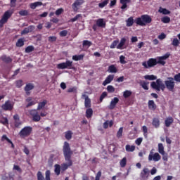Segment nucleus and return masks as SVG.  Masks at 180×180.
Returning <instances> with one entry per match:
<instances>
[{
    "mask_svg": "<svg viewBox=\"0 0 180 180\" xmlns=\"http://www.w3.org/2000/svg\"><path fill=\"white\" fill-rule=\"evenodd\" d=\"M150 86L155 91H165V89H168L171 92L174 91L175 88V82L174 81V77H167V80L162 82V79H157L156 82H152L150 83Z\"/></svg>",
    "mask_w": 180,
    "mask_h": 180,
    "instance_id": "1",
    "label": "nucleus"
},
{
    "mask_svg": "<svg viewBox=\"0 0 180 180\" xmlns=\"http://www.w3.org/2000/svg\"><path fill=\"white\" fill-rule=\"evenodd\" d=\"M169 53H167L165 55L162 56H159L157 58L158 60L155 58H149L147 61H144L142 63L143 67L144 68H152V67H155L157 64H160V65H165L166 62L164 60H167V58H169Z\"/></svg>",
    "mask_w": 180,
    "mask_h": 180,
    "instance_id": "2",
    "label": "nucleus"
},
{
    "mask_svg": "<svg viewBox=\"0 0 180 180\" xmlns=\"http://www.w3.org/2000/svg\"><path fill=\"white\" fill-rule=\"evenodd\" d=\"M63 151L65 160V161H67V163L63 164L62 165V168L63 171H65V169H68V167H71V165H72V160H71V156L72 155L73 152L71 150V146H70V143L68 142H64Z\"/></svg>",
    "mask_w": 180,
    "mask_h": 180,
    "instance_id": "3",
    "label": "nucleus"
},
{
    "mask_svg": "<svg viewBox=\"0 0 180 180\" xmlns=\"http://www.w3.org/2000/svg\"><path fill=\"white\" fill-rule=\"evenodd\" d=\"M46 105H47V100H43V101L38 103L37 110L34 109L29 111L30 116L32 117L33 122H40L41 117H40V115H39V112H37V110L44 109Z\"/></svg>",
    "mask_w": 180,
    "mask_h": 180,
    "instance_id": "4",
    "label": "nucleus"
},
{
    "mask_svg": "<svg viewBox=\"0 0 180 180\" xmlns=\"http://www.w3.org/2000/svg\"><path fill=\"white\" fill-rule=\"evenodd\" d=\"M151 22H153V18L147 14L142 15L135 20V23L138 25V26H146V25H148L151 23Z\"/></svg>",
    "mask_w": 180,
    "mask_h": 180,
    "instance_id": "5",
    "label": "nucleus"
},
{
    "mask_svg": "<svg viewBox=\"0 0 180 180\" xmlns=\"http://www.w3.org/2000/svg\"><path fill=\"white\" fill-rule=\"evenodd\" d=\"M12 15H13V11L11 10H8L4 13L1 19L0 20V29L4 27L5 23H8V20H9V19L12 17Z\"/></svg>",
    "mask_w": 180,
    "mask_h": 180,
    "instance_id": "6",
    "label": "nucleus"
},
{
    "mask_svg": "<svg viewBox=\"0 0 180 180\" xmlns=\"http://www.w3.org/2000/svg\"><path fill=\"white\" fill-rule=\"evenodd\" d=\"M98 27H101L102 29H105L106 27V22H105L103 18H99L96 20V24L92 26L94 32H96V30H98Z\"/></svg>",
    "mask_w": 180,
    "mask_h": 180,
    "instance_id": "7",
    "label": "nucleus"
},
{
    "mask_svg": "<svg viewBox=\"0 0 180 180\" xmlns=\"http://www.w3.org/2000/svg\"><path fill=\"white\" fill-rule=\"evenodd\" d=\"M32 131H33L32 127H25L19 132V136L22 138L29 137L32 134Z\"/></svg>",
    "mask_w": 180,
    "mask_h": 180,
    "instance_id": "8",
    "label": "nucleus"
},
{
    "mask_svg": "<svg viewBox=\"0 0 180 180\" xmlns=\"http://www.w3.org/2000/svg\"><path fill=\"white\" fill-rule=\"evenodd\" d=\"M148 159V161H154L155 162H158V161L161 160V156L158 153H154V149H152L150 151Z\"/></svg>",
    "mask_w": 180,
    "mask_h": 180,
    "instance_id": "9",
    "label": "nucleus"
},
{
    "mask_svg": "<svg viewBox=\"0 0 180 180\" xmlns=\"http://www.w3.org/2000/svg\"><path fill=\"white\" fill-rule=\"evenodd\" d=\"M51 175V172H50V170H46L45 172V179H44V176H43V174L41 173V172H38L37 174V180H51V179L50 178Z\"/></svg>",
    "mask_w": 180,
    "mask_h": 180,
    "instance_id": "10",
    "label": "nucleus"
},
{
    "mask_svg": "<svg viewBox=\"0 0 180 180\" xmlns=\"http://www.w3.org/2000/svg\"><path fill=\"white\" fill-rule=\"evenodd\" d=\"M150 176V169L148 168H143L141 172L140 178L141 180H147Z\"/></svg>",
    "mask_w": 180,
    "mask_h": 180,
    "instance_id": "11",
    "label": "nucleus"
},
{
    "mask_svg": "<svg viewBox=\"0 0 180 180\" xmlns=\"http://www.w3.org/2000/svg\"><path fill=\"white\" fill-rule=\"evenodd\" d=\"M84 2H85V0H75L72 5V8L74 12H77L78 9H79V6L83 5Z\"/></svg>",
    "mask_w": 180,
    "mask_h": 180,
    "instance_id": "12",
    "label": "nucleus"
},
{
    "mask_svg": "<svg viewBox=\"0 0 180 180\" xmlns=\"http://www.w3.org/2000/svg\"><path fill=\"white\" fill-rule=\"evenodd\" d=\"M3 110H12L13 109V104L10 101H7L1 105Z\"/></svg>",
    "mask_w": 180,
    "mask_h": 180,
    "instance_id": "13",
    "label": "nucleus"
},
{
    "mask_svg": "<svg viewBox=\"0 0 180 180\" xmlns=\"http://www.w3.org/2000/svg\"><path fill=\"white\" fill-rule=\"evenodd\" d=\"M119 103V98L117 97H115L114 98L112 99L108 108L111 110H113L114 108H116V105Z\"/></svg>",
    "mask_w": 180,
    "mask_h": 180,
    "instance_id": "14",
    "label": "nucleus"
},
{
    "mask_svg": "<svg viewBox=\"0 0 180 180\" xmlns=\"http://www.w3.org/2000/svg\"><path fill=\"white\" fill-rule=\"evenodd\" d=\"M26 102L28 103L26 105V108H30V106H33L37 103V101L33 100L32 97H28L26 99Z\"/></svg>",
    "mask_w": 180,
    "mask_h": 180,
    "instance_id": "15",
    "label": "nucleus"
},
{
    "mask_svg": "<svg viewBox=\"0 0 180 180\" xmlns=\"http://www.w3.org/2000/svg\"><path fill=\"white\" fill-rule=\"evenodd\" d=\"M114 78H115V75H108L105 78V81L103 82V86H106V85H108V84H110L112 82V81H113Z\"/></svg>",
    "mask_w": 180,
    "mask_h": 180,
    "instance_id": "16",
    "label": "nucleus"
},
{
    "mask_svg": "<svg viewBox=\"0 0 180 180\" xmlns=\"http://www.w3.org/2000/svg\"><path fill=\"white\" fill-rule=\"evenodd\" d=\"M33 30H34V25H30L28 27H25L21 32V34H27V33H32Z\"/></svg>",
    "mask_w": 180,
    "mask_h": 180,
    "instance_id": "17",
    "label": "nucleus"
},
{
    "mask_svg": "<svg viewBox=\"0 0 180 180\" xmlns=\"http://www.w3.org/2000/svg\"><path fill=\"white\" fill-rule=\"evenodd\" d=\"M34 85H33V84L32 83H29L26 84L24 89L26 92V95L27 96L30 95V91H32V89H34Z\"/></svg>",
    "mask_w": 180,
    "mask_h": 180,
    "instance_id": "18",
    "label": "nucleus"
},
{
    "mask_svg": "<svg viewBox=\"0 0 180 180\" xmlns=\"http://www.w3.org/2000/svg\"><path fill=\"white\" fill-rule=\"evenodd\" d=\"M0 60H2L3 63H6V64H9V63H12L13 60L11 57L7 56L6 55H3L1 56Z\"/></svg>",
    "mask_w": 180,
    "mask_h": 180,
    "instance_id": "19",
    "label": "nucleus"
},
{
    "mask_svg": "<svg viewBox=\"0 0 180 180\" xmlns=\"http://www.w3.org/2000/svg\"><path fill=\"white\" fill-rule=\"evenodd\" d=\"M148 109L150 110H155L157 109V105L153 100H149L148 102Z\"/></svg>",
    "mask_w": 180,
    "mask_h": 180,
    "instance_id": "20",
    "label": "nucleus"
},
{
    "mask_svg": "<svg viewBox=\"0 0 180 180\" xmlns=\"http://www.w3.org/2000/svg\"><path fill=\"white\" fill-rule=\"evenodd\" d=\"M120 2L121 5V9L123 11L127 8V4H130L131 2V0H120Z\"/></svg>",
    "mask_w": 180,
    "mask_h": 180,
    "instance_id": "21",
    "label": "nucleus"
},
{
    "mask_svg": "<svg viewBox=\"0 0 180 180\" xmlns=\"http://www.w3.org/2000/svg\"><path fill=\"white\" fill-rule=\"evenodd\" d=\"M43 5V2L41 1H36L34 3H31L30 4V8L31 9H36L37 8V6H41Z\"/></svg>",
    "mask_w": 180,
    "mask_h": 180,
    "instance_id": "22",
    "label": "nucleus"
},
{
    "mask_svg": "<svg viewBox=\"0 0 180 180\" xmlns=\"http://www.w3.org/2000/svg\"><path fill=\"white\" fill-rule=\"evenodd\" d=\"M152 124L154 127H155V129H158V127H160V118L154 117L152 121Z\"/></svg>",
    "mask_w": 180,
    "mask_h": 180,
    "instance_id": "23",
    "label": "nucleus"
},
{
    "mask_svg": "<svg viewBox=\"0 0 180 180\" xmlns=\"http://www.w3.org/2000/svg\"><path fill=\"white\" fill-rule=\"evenodd\" d=\"M173 123H174V118H172V117H169L166 118V120H165V124L166 127H169V126H171V124H172Z\"/></svg>",
    "mask_w": 180,
    "mask_h": 180,
    "instance_id": "24",
    "label": "nucleus"
},
{
    "mask_svg": "<svg viewBox=\"0 0 180 180\" xmlns=\"http://www.w3.org/2000/svg\"><path fill=\"white\" fill-rule=\"evenodd\" d=\"M126 41H127L126 38H124V37L122 38L120 40V44H118L117 46V49L118 50H123V46H124V44H126Z\"/></svg>",
    "mask_w": 180,
    "mask_h": 180,
    "instance_id": "25",
    "label": "nucleus"
},
{
    "mask_svg": "<svg viewBox=\"0 0 180 180\" xmlns=\"http://www.w3.org/2000/svg\"><path fill=\"white\" fill-rule=\"evenodd\" d=\"M65 69L68 70H75V67L72 66V61L71 60H66V62H65Z\"/></svg>",
    "mask_w": 180,
    "mask_h": 180,
    "instance_id": "26",
    "label": "nucleus"
},
{
    "mask_svg": "<svg viewBox=\"0 0 180 180\" xmlns=\"http://www.w3.org/2000/svg\"><path fill=\"white\" fill-rule=\"evenodd\" d=\"M108 71L111 74H116L117 72V68L115 65H111L108 67Z\"/></svg>",
    "mask_w": 180,
    "mask_h": 180,
    "instance_id": "27",
    "label": "nucleus"
},
{
    "mask_svg": "<svg viewBox=\"0 0 180 180\" xmlns=\"http://www.w3.org/2000/svg\"><path fill=\"white\" fill-rule=\"evenodd\" d=\"M92 115H94V110L92 108H87L86 110V117L87 119H91V117H92Z\"/></svg>",
    "mask_w": 180,
    "mask_h": 180,
    "instance_id": "28",
    "label": "nucleus"
},
{
    "mask_svg": "<svg viewBox=\"0 0 180 180\" xmlns=\"http://www.w3.org/2000/svg\"><path fill=\"white\" fill-rule=\"evenodd\" d=\"M127 27H131L134 24V19H133V17H129L127 20Z\"/></svg>",
    "mask_w": 180,
    "mask_h": 180,
    "instance_id": "29",
    "label": "nucleus"
},
{
    "mask_svg": "<svg viewBox=\"0 0 180 180\" xmlns=\"http://www.w3.org/2000/svg\"><path fill=\"white\" fill-rule=\"evenodd\" d=\"M158 12L160 13H162V15H169V13H171V11L162 7H160Z\"/></svg>",
    "mask_w": 180,
    "mask_h": 180,
    "instance_id": "30",
    "label": "nucleus"
},
{
    "mask_svg": "<svg viewBox=\"0 0 180 180\" xmlns=\"http://www.w3.org/2000/svg\"><path fill=\"white\" fill-rule=\"evenodd\" d=\"M125 150L127 151V153H133L134 150H136L135 146H130V145H126Z\"/></svg>",
    "mask_w": 180,
    "mask_h": 180,
    "instance_id": "31",
    "label": "nucleus"
},
{
    "mask_svg": "<svg viewBox=\"0 0 180 180\" xmlns=\"http://www.w3.org/2000/svg\"><path fill=\"white\" fill-rule=\"evenodd\" d=\"M16 47H23L25 46V40L22 38L19 39L16 44H15Z\"/></svg>",
    "mask_w": 180,
    "mask_h": 180,
    "instance_id": "32",
    "label": "nucleus"
},
{
    "mask_svg": "<svg viewBox=\"0 0 180 180\" xmlns=\"http://www.w3.org/2000/svg\"><path fill=\"white\" fill-rule=\"evenodd\" d=\"M158 150L159 154H164V153H165V150H164V145L161 143H158Z\"/></svg>",
    "mask_w": 180,
    "mask_h": 180,
    "instance_id": "33",
    "label": "nucleus"
},
{
    "mask_svg": "<svg viewBox=\"0 0 180 180\" xmlns=\"http://www.w3.org/2000/svg\"><path fill=\"white\" fill-rule=\"evenodd\" d=\"M145 79H148V81H154L155 79H157V76L154 75H147L144 76Z\"/></svg>",
    "mask_w": 180,
    "mask_h": 180,
    "instance_id": "34",
    "label": "nucleus"
},
{
    "mask_svg": "<svg viewBox=\"0 0 180 180\" xmlns=\"http://www.w3.org/2000/svg\"><path fill=\"white\" fill-rule=\"evenodd\" d=\"M127 164V158L126 157L123 158L120 162V165L122 168H124Z\"/></svg>",
    "mask_w": 180,
    "mask_h": 180,
    "instance_id": "35",
    "label": "nucleus"
},
{
    "mask_svg": "<svg viewBox=\"0 0 180 180\" xmlns=\"http://www.w3.org/2000/svg\"><path fill=\"white\" fill-rule=\"evenodd\" d=\"M65 137L66 140H71L72 139V131H67L65 132Z\"/></svg>",
    "mask_w": 180,
    "mask_h": 180,
    "instance_id": "36",
    "label": "nucleus"
},
{
    "mask_svg": "<svg viewBox=\"0 0 180 180\" xmlns=\"http://www.w3.org/2000/svg\"><path fill=\"white\" fill-rule=\"evenodd\" d=\"M131 91L130 90H126L123 92V97L125 98V99H127V98H130V96H131Z\"/></svg>",
    "mask_w": 180,
    "mask_h": 180,
    "instance_id": "37",
    "label": "nucleus"
},
{
    "mask_svg": "<svg viewBox=\"0 0 180 180\" xmlns=\"http://www.w3.org/2000/svg\"><path fill=\"white\" fill-rule=\"evenodd\" d=\"M72 60H74V61L84 60V55H75L72 56Z\"/></svg>",
    "mask_w": 180,
    "mask_h": 180,
    "instance_id": "38",
    "label": "nucleus"
},
{
    "mask_svg": "<svg viewBox=\"0 0 180 180\" xmlns=\"http://www.w3.org/2000/svg\"><path fill=\"white\" fill-rule=\"evenodd\" d=\"M84 106L87 108H91V106H92V104L91 103V98H86L84 100Z\"/></svg>",
    "mask_w": 180,
    "mask_h": 180,
    "instance_id": "39",
    "label": "nucleus"
},
{
    "mask_svg": "<svg viewBox=\"0 0 180 180\" xmlns=\"http://www.w3.org/2000/svg\"><path fill=\"white\" fill-rule=\"evenodd\" d=\"M54 172L56 175H60V173L61 172V167L60 165H55Z\"/></svg>",
    "mask_w": 180,
    "mask_h": 180,
    "instance_id": "40",
    "label": "nucleus"
},
{
    "mask_svg": "<svg viewBox=\"0 0 180 180\" xmlns=\"http://www.w3.org/2000/svg\"><path fill=\"white\" fill-rule=\"evenodd\" d=\"M82 46L83 47H91L92 46V42L89 40H84Z\"/></svg>",
    "mask_w": 180,
    "mask_h": 180,
    "instance_id": "41",
    "label": "nucleus"
},
{
    "mask_svg": "<svg viewBox=\"0 0 180 180\" xmlns=\"http://www.w3.org/2000/svg\"><path fill=\"white\" fill-rule=\"evenodd\" d=\"M161 21L162 22V23H169V22H171V18L168 16H165L162 18Z\"/></svg>",
    "mask_w": 180,
    "mask_h": 180,
    "instance_id": "42",
    "label": "nucleus"
},
{
    "mask_svg": "<svg viewBox=\"0 0 180 180\" xmlns=\"http://www.w3.org/2000/svg\"><path fill=\"white\" fill-rule=\"evenodd\" d=\"M32 51H34V46L30 45L25 48V53H32Z\"/></svg>",
    "mask_w": 180,
    "mask_h": 180,
    "instance_id": "43",
    "label": "nucleus"
},
{
    "mask_svg": "<svg viewBox=\"0 0 180 180\" xmlns=\"http://www.w3.org/2000/svg\"><path fill=\"white\" fill-rule=\"evenodd\" d=\"M109 4V0H105L103 2L98 4V6L99 8H105V6H106V5H108Z\"/></svg>",
    "mask_w": 180,
    "mask_h": 180,
    "instance_id": "44",
    "label": "nucleus"
},
{
    "mask_svg": "<svg viewBox=\"0 0 180 180\" xmlns=\"http://www.w3.org/2000/svg\"><path fill=\"white\" fill-rule=\"evenodd\" d=\"M123 136V127H120L117 133V139H120Z\"/></svg>",
    "mask_w": 180,
    "mask_h": 180,
    "instance_id": "45",
    "label": "nucleus"
},
{
    "mask_svg": "<svg viewBox=\"0 0 180 180\" xmlns=\"http://www.w3.org/2000/svg\"><path fill=\"white\" fill-rule=\"evenodd\" d=\"M172 44L174 47H178V46H179V40H178L176 38H174L172 42Z\"/></svg>",
    "mask_w": 180,
    "mask_h": 180,
    "instance_id": "46",
    "label": "nucleus"
},
{
    "mask_svg": "<svg viewBox=\"0 0 180 180\" xmlns=\"http://www.w3.org/2000/svg\"><path fill=\"white\" fill-rule=\"evenodd\" d=\"M0 123H1L2 124L6 125V124H9V121L8 120L7 117H3L1 119V120H0Z\"/></svg>",
    "mask_w": 180,
    "mask_h": 180,
    "instance_id": "47",
    "label": "nucleus"
},
{
    "mask_svg": "<svg viewBox=\"0 0 180 180\" xmlns=\"http://www.w3.org/2000/svg\"><path fill=\"white\" fill-rule=\"evenodd\" d=\"M119 44V40H115L110 46V49H115L116 46Z\"/></svg>",
    "mask_w": 180,
    "mask_h": 180,
    "instance_id": "48",
    "label": "nucleus"
},
{
    "mask_svg": "<svg viewBox=\"0 0 180 180\" xmlns=\"http://www.w3.org/2000/svg\"><path fill=\"white\" fill-rule=\"evenodd\" d=\"M107 91L110 94H113V92H115V87H113L112 85H109L107 86Z\"/></svg>",
    "mask_w": 180,
    "mask_h": 180,
    "instance_id": "49",
    "label": "nucleus"
},
{
    "mask_svg": "<svg viewBox=\"0 0 180 180\" xmlns=\"http://www.w3.org/2000/svg\"><path fill=\"white\" fill-rule=\"evenodd\" d=\"M19 15H20V16H27V15H29V12L26 10H21L19 11Z\"/></svg>",
    "mask_w": 180,
    "mask_h": 180,
    "instance_id": "50",
    "label": "nucleus"
},
{
    "mask_svg": "<svg viewBox=\"0 0 180 180\" xmlns=\"http://www.w3.org/2000/svg\"><path fill=\"white\" fill-rule=\"evenodd\" d=\"M57 68L58 70H65V63H61L57 65Z\"/></svg>",
    "mask_w": 180,
    "mask_h": 180,
    "instance_id": "51",
    "label": "nucleus"
},
{
    "mask_svg": "<svg viewBox=\"0 0 180 180\" xmlns=\"http://www.w3.org/2000/svg\"><path fill=\"white\" fill-rule=\"evenodd\" d=\"M125 60H126V57L124 56L123 55L120 56V63L121 64H127V62L125 61Z\"/></svg>",
    "mask_w": 180,
    "mask_h": 180,
    "instance_id": "52",
    "label": "nucleus"
},
{
    "mask_svg": "<svg viewBox=\"0 0 180 180\" xmlns=\"http://www.w3.org/2000/svg\"><path fill=\"white\" fill-rule=\"evenodd\" d=\"M106 96H108V93L106 92H103L100 96V102H103V99H105V98H106Z\"/></svg>",
    "mask_w": 180,
    "mask_h": 180,
    "instance_id": "53",
    "label": "nucleus"
},
{
    "mask_svg": "<svg viewBox=\"0 0 180 180\" xmlns=\"http://www.w3.org/2000/svg\"><path fill=\"white\" fill-rule=\"evenodd\" d=\"M142 131L143 133V136L145 137H147V133L148 131V129H147V127L146 125L142 127Z\"/></svg>",
    "mask_w": 180,
    "mask_h": 180,
    "instance_id": "54",
    "label": "nucleus"
},
{
    "mask_svg": "<svg viewBox=\"0 0 180 180\" xmlns=\"http://www.w3.org/2000/svg\"><path fill=\"white\" fill-rule=\"evenodd\" d=\"M141 143H143V138L141 137L136 139L135 141V144H136V146H141Z\"/></svg>",
    "mask_w": 180,
    "mask_h": 180,
    "instance_id": "55",
    "label": "nucleus"
},
{
    "mask_svg": "<svg viewBox=\"0 0 180 180\" xmlns=\"http://www.w3.org/2000/svg\"><path fill=\"white\" fill-rule=\"evenodd\" d=\"M173 79L176 81V82H180V73L175 75Z\"/></svg>",
    "mask_w": 180,
    "mask_h": 180,
    "instance_id": "56",
    "label": "nucleus"
},
{
    "mask_svg": "<svg viewBox=\"0 0 180 180\" xmlns=\"http://www.w3.org/2000/svg\"><path fill=\"white\" fill-rule=\"evenodd\" d=\"M63 12H64V9L63 8H58L56 11V16H60V15H61V13H63Z\"/></svg>",
    "mask_w": 180,
    "mask_h": 180,
    "instance_id": "57",
    "label": "nucleus"
},
{
    "mask_svg": "<svg viewBox=\"0 0 180 180\" xmlns=\"http://www.w3.org/2000/svg\"><path fill=\"white\" fill-rule=\"evenodd\" d=\"M22 86H23V81L18 80L16 82V86H17V88H22Z\"/></svg>",
    "mask_w": 180,
    "mask_h": 180,
    "instance_id": "58",
    "label": "nucleus"
},
{
    "mask_svg": "<svg viewBox=\"0 0 180 180\" xmlns=\"http://www.w3.org/2000/svg\"><path fill=\"white\" fill-rule=\"evenodd\" d=\"M161 155H162L163 161H168V154L167 153H161Z\"/></svg>",
    "mask_w": 180,
    "mask_h": 180,
    "instance_id": "59",
    "label": "nucleus"
},
{
    "mask_svg": "<svg viewBox=\"0 0 180 180\" xmlns=\"http://www.w3.org/2000/svg\"><path fill=\"white\" fill-rule=\"evenodd\" d=\"M67 34H68V31H67V30H63L60 32V36L61 37H65V36H67Z\"/></svg>",
    "mask_w": 180,
    "mask_h": 180,
    "instance_id": "60",
    "label": "nucleus"
},
{
    "mask_svg": "<svg viewBox=\"0 0 180 180\" xmlns=\"http://www.w3.org/2000/svg\"><path fill=\"white\" fill-rule=\"evenodd\" d=\"M48 40H49V41H50V43H53L57 40V37H54V36L49 37Z\"/></svg>",
    "mask_w": 180,
    "mask_h": 180,
    "instance_id": "61",
    "label": "nucleus"
},
{
    "mask_svg": "<svg viewBox=\"0 0 180 180\" xmlns=\"http://www.w3.org/2000/svg\"><path fill=\"white\" fill-rule=\"evenodd\" d=\"M101 176H102V172L99 171L96 176L95 180H101Z\"/></svg>",
    "mask_w": 180,
    "mask_h": 180,
    "instance_id": "62",
    "label": "nucleus"
},
{
    "mask_svg": "<svg viewBox=\"0 0 180 180\" xmlns=\"http://www.w3.org/2000/svg\"><path fill=\"white\" fill-rule=\"evenodd\" d=\"M79 18H81V14H77L75 17L72 18L70 20L71 22H77V20L79 19Z\"/></svg>",
    "mask_w": 180,
    "mask_h": 180,
    "instance_id": "63",
    "label": "nucleus"
},
{
    "mask_svg": "<svg viewBox=\"0 0 180 180\" xmlns=\"http://www.w3.org/2000/svg\"><path fill=\"white\" fill-rule=\"evenodd\" d=\"M165 37H167V35L165 33H162L161 34H160L158 36V39L160 40H164V39H165Z\"/></svg>",
    "mask_w": 180,
    "mask_h": 180,
    "instance_id": "64",
    "label": "nucleus"
}]
</instances>
